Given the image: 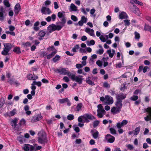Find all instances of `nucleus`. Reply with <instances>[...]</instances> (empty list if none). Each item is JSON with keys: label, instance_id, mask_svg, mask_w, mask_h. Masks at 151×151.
Masks as SVG:
<instances>
[{"label": "nucleus", "instance_id": "obj_41", "mask_svg": "<svg viewBox=\"0 0 151 151\" xmlns=\"http://www.w3.org/2000/svg\"><path fill=\"white\" fill-rule=\"evenodd\" d=\"M97 115L99 118H101L103 117V115L105 114V113L99 112L98 111H97Z\"/></svg>", "mask_w": 151, "mask_h": 151}, {"label": "nucleus", "instance_id": "obj_49", "mask_svg": "<svg viewBox=\"0 0 151 151\" xmlns=\"http://www.w3.org/2000/svg\"><path fill=\"white\" fill-rule=\"evenodd\" d=\"M73 127L74 128L75 131L76 132H78L80 131L79 128L77 127V125L75 124L73 125Z\"/></svg>", "mask_w": 151, "mask_h": 151}, {"label": "nucleus", "instance_id": "obj_26", "mask_svg": "<svg viewBox=\"0 0 151 151\" xmlns=\"http://www.w3.org/2000/svg\"><path fill=\"white\" fill-rule=\"evenodd\" d=\"M98 109L97 111H98L99 112L105 113V111L104 110L103 107L101 104H99L97 106Z\"/></svg>", "mask_w": 151, "mask_h": 151}, {"label": "nucleus", "instance_id": "obj_47", "mask_svg": "<svg viewBox=\"0 0 151 151\" xmlns=\"http://www.w3.org/2000/svg\"><path fill=\"white\" fill-rule=\"evenodd\" d=\"M74 118L73 115L69 114L67 116V119L69 120H72L74 119Z\"/></svg>", "mask_w": 151, "mask_h": 151}, {"label": "nucleus", "instance_id": "obj_22", "mask_svg": "<svg viewBox=\"0 0 151 151\" xmlns=\"http://www.w3.org/2000/svg\"><path fill=\"white\" fill-rule=\"evenodd\" d=\"M107 52L109 55V56L111 58L113 57L114 55L115 52V50L113 49L112 50H111V49L108 50H107Z\"/></svg>", "mask_w": 151, "mask_h": 151}, {"label": "nucleus", "instance_id": "obj_33", "mask_svg": "<svg viewBox=\"0 0 151 151\" xmlns=\"http://www.w3.org/2000/svg\"><path fill=\"white\" fill-rule=\"evenodd\" d=\"M18 140L21 143L25 141V139L22 136H19L17 137Z\"/></svg>", "mask_w": 151, "mask_h": 151}, {"label": "nucleus", "instance_id": "obj_9", "mask_svg": "<svg viewBox=\"0 0 151 151\" xmlns=\"http://www.w3.org/2000/svg\"><path fill=\"white\" fill-rule=\"evenodd\" d=\"M114 102L113 98L111 96H105V104H111Z\"/></svg>", "mask_w": 151, "mask_h": 151}, {"label": "nucleus", "instance_id": "obj_23", "mask_svg": "<svg viewBox=\"0 0 151 151\" xmlns=\"http://www.w3.org/2000/svg\"><path fill=\"white\" fill-rule=\"evenodd\" d=\"M40 119L39 115H36L34 116L32 119V122H36L39 121Z\"/></svg>", "mask_w": 151, "mask_h": 151}, {"label": "nucleus", "instance_id": "obj_8", "mask_svg": "<svg viewBox=\"0 0 151 151\" xmlns=\"http://www.w3.org/2000/svg\"><path fill=\"white\" fill-rule=\"evenodd\" d=\"M105 139L108 142L112 143L114 142L115 138L114 136L108 134L105 136Z\"/></svg>", "mask_w": 151, "mask_h": 151}, {"label": "nucleus", "instance_id": "obj_44", "mask_svg": "<svg viewBox=\"0 0 151 151\" xmlns=\"http://www.w3.org/2000/svg\"><path fill=\"white\" fill-rule=\"evenodd\" d=\"M5 101L4 98L0 99V108H1L5 104Z\"/></svg>", "mask_w": 151, "mask_h": 151}, {"label": "nucleus", "instance_id": "obj_36", "mask_svg": "<svg viewBox=\"0 0 151 151\" xmlns=\"http://www.w3.org/2000/svg\"><path fill=\"white\" fill-rule=\"evenodd\" d=\"M70 7L72 11H76L77 10V7L73 4H71Z\"/></svg>", "mask_w": 151, "mask_h": 151}, {"label": "nucleus", "instance_id": "obj_24", "mask_svg": "<svg viewBox=\"0 0 151 151\" xmlns=\"http://www.w3.org/2000/svg\"><path fill=\"white\" fill-rule=\"evenodd\" d=\"M46 34V33L45 31L43 30H41L38 33L39 36L40 37V38H39V39L40 40H41L42 39V37H43Z\"/></svg>", "mask_w": 151, "mask_h": 151}, {"label": "nucleus", "instance_id": "obj_25", "mask_svg": "<svg viewBox=\"0 0 151 151\" xmlns=\"http://www.w3.org/2000/svg\"><path fill=\"white\" fill-rule=\"evenodd\" d=\"M17 113V110L16 109H14L12 110L9 112V113H8V116H13Z\"/></svg>", "mask_w": 151, "mask_h": 151}, {"label": "nucleus", "instance_id": "obj_2", "mask_svg": "<svg viewBox=\"0 0 151 151\" xmlns=\"http://www.w3.org/2000/svg\"><path fill=\"white\" fill-rule=\"evenodd\" d=\"M39 137L38 142L39 143L45 145L47 142V139L46 134L43 132H40L38 133Z\"/></svg>", "mask_w": 151, "mask_h": 151}, {"label": "nucleus", "instance_id": "obj_34", "mask_svg": "<svg viewBox=\"0 0 151 151\" xmlns=\"http://www.w3.org/2000/svg\"><path fill=\"white\" fill-rule=\"evenodd\" d=\"M13 51L17 54H19L21 52L20 48L18 47H14Z\"/></svg>", "mask_w": 151, "mask_h": 151}, {"label": "nucleus", "instance_id": "obj_15", "mask_svg": "<svg viewBox=\"0 0 151 151\" xmlns=\"http://www.w3.org/2000/svg\"><path fill=\"white\" fill-rule=\"evenodd\" d=\"M85 32L92 37H95L94 30L89 28H86L85 29Z\"/></svg>", "mask_w": 151, "mask_h": 151}, {"label": "nucleus", "instance_id": "obj_60", "mask_svg": "<svg viewBox=\"0 0 151 151\" xmlns=\"http://www.w3.org/2000/svg\"><path fill=\"white\" fill-rule=\"evenodd\" d=\"M125 23V25L126 26H129L130 24V22L129 20L128 19H125L124 21Z\"/></svg>", "mask_w": 151, "mask_h": 151}, {"label": "nucleus", "instance_id": "obj_27", "mask_svg": "<svg viewBox=\"0 0 151 151\" xmlns=\"http://www.w3.org/2000/svg\"><path fill=\"white\" fill-rule=\"evenodd\" d=\"M17 119H14L11 122V124L13 128L15 129H16V127L17 125Z\"/></svg>", "mask_w": 151, "mask_h": 151}, {"label": "nucleus", "instance_id": "obj_10", "mask_svg": "<svg viewBox=\"0 0 151 151\" xmlns=\"http://www.w3.org/2000/svg\"><path fill=\"white\" fill-rule=\"evenodd\" d=\"M41 11L42 13L45 14H49L52 13L49 8L45 7H42Z\"/></svg>", "mask_w": 151, "mask_h": 151}, {"label": "nucleus", "instance_id": "obj_42", "mask_svg": "<svg viewBox=\"0 0 151 151\" xmlns=\"http://www.w3.org/2000/svg\"><path fill=\"white\" fill-rule=\"evenodd\" d=\"M35 85H37L38 86L40 87V86L41 85V83L40 81L37 82L36 81H34L32 84V85L33 86Z\"/></svg>", "mask_w": 151, "mask_h": 151}, {"label": "nucleus", "instance_id": "obj_40", "mask_svg": "<svg viewBox=\"0 0 151 151\" xmlns=\"http://www.w3.org/2000/svg\"><path fill=\"white\" fill-rule=\"evenodd\" d=\"M99 132L97 131L93 133L92 134V136L93 138L95 139H96L99 138Z\"/></svg>", "mask_w": 151, "mask_h": 151}, {"label": "nucleus", "instance_id": "obj_43", "mask_svg": "<svg viewBox=\"0 0 151 151\" xmlns=\"http://www.w3.org/2000/svg\"><path fill=\"white\" fill-rule=\"evenodd\" d=\"M133 2L135 4H138L139 6H143V4L142 2H140L137 0H133Z\"/></svg>", "mask_w": 151, "mask_h": 151}, {"label": "nucleus", "instance_id": "obj_28", "mask_svg": "<svg viewBox=\"0 0 151 151\" xmlns=\"http://www.w3.org/2000/svg\"><path fill=\"white\" fill-rule=\"evenodd\" d=\"M57 51L55 50L53 52H52L51 54L48 55L47 56V59H49L52 58L56 53Z\"/></svg>", "mask_w": 151, "mask_h": 151}, {"label": "nucleus", "instance_id": "obj_53", "mask_svg": "<svg viewBox=\"0 0 151 151\" xmlns=\"http://www.w3.org/2000/svg\"><path fill=\"white\" fill-rule=\"evenodd\" d=\"M111 133L113 134H116V132L115 130L113 128H110L109 129Z\"/></svg>", "mask_w": 151, "mask_h": 151}, {"label": "nucleus", "instance_id": "obj_3", "mask_svg": "<svg viewBox=\"0 0 151 151\" xmlns=\"http://www.w3.org/2000/svg\"><path fill=\"white\" fill-rule=\"evenodd\" d=\"M4 50L1 52V54L4 55H9V52L13 47V45L10 43H4Z\"/></svg>", "mask_w": 151, "mask_h": 151}, {"label": "nucleus", "instance_id": "obj_4", "mask_svg": "<svg viewBox=\"0 0 151 151\" xmlns=\"http://www.w3.org/2000/svg\"><path fill=\"white\" fill-rule=\"evenodd\" d=\"M61 29V27L59 25H56L54 24H52L49 25L47 27V31L48 35L49 33H51L53 31L56 30H59Z\"/></svg>", "mask_w": 151, "mask_h": 151}, {"label": "nucleus", "instance_id": "obj_5", "mask_svg": "<svg viewBox=\"0 0 151 151\" xmlns=\"http://www.w3.org/2000/svg\"><path fill=\"white\" fill-rule=\"evenodd\" d=\"M144 112H147L148 114L146 117H144L145 120L146 122L151 121L150 123H151V107L145 109Z\"/></svg>", "mask_w": 151, "mask_h": 151}, {"label": "nucleus", "instance_id": "obj_17", "mask_svg": "<svg viewBox=\"0 0 151 151\" xmlns=\"http://www.w3.org/2000/svg\"><path fill=\"white\" fill-rule=\"evenodd\" d=\"M59 19H60L61 22H59L58 23V24H61V25H59L60 27H61L62 28L64 26V24L66 22V18L65 17H64L60 18Z\"/></svg>", "mask_w": 151, "mask_h": 151}, {"label": "nucleus", "instance_id": "obj_14", "mask_svg": "<svg viewBox=\"0 0 151 151\" xmlns=\"http://www.w3.org/2000/svg\"><path fill=\"white\" fill-rule=\"evenodd\" d=\"M23 149L25 151H32L33 150L34 147L29 144H25Z\"/></svg>", "mask_w": 151, "mask_h": 151}, {"label": "nucleus", "instance_id": "obj_39", "mask_svg": "<svg viewBox=\"0 0 151 151\" xmlns=\"http://www.w3.org/2000/svg\"><path fill=\"white\" fill-rule=\"evenodd\" d=\"M83 106L82 104L81 103H79L78 104L76 107L77 111H79L81 109V108Z\"/></svg>", "mask_w": 151, "mask_h": 151}, {"label": "nucleus", "instance_id": "obj_50", "mask_svg": "<svg viewBox=\"0 0 151 151\" xmlns=\"http://www.w3.org/2000/svg\"><path fill=\"white\" fill-rule=\"evenodd\" d=\"M81 20L82 21V22L84 23H86L87 20V18L86 17L84 16H82Z\"/></svg>", "mask_w": 151, "mask_h": 151}, {"label": "nucleus", "instance_id": "obj_48", "mask_svg": "<svg viewBox=\"0 0 151 151\" xmlns=\"http://www.w3.org/2000/svg\"><path fill=\"white\" fill-rule=\"evenodd\" d=\"M22 45L25 47H29L31 45V43L29 42H27L26 43H22Z\"/></svg>", "mask_w": 151, "mask_h": 151}, {"label": "nucleus", "instance_id": "obj_12", "mask_svg": "<svg viewBox=\"0 0 151 151\" xmlns=\"http://www.w3.org/2000/svg\"><path fill=\"white\" fill-rule=\"evenodd\" d=\"M128 122L126 120H123L121 122H118L116 124V126L118 129H120L126 125Z\"/></svg>", "mask_w": 151, "mask_h": 151}, {"label": "nucleus", "instance_id": "obj_21", "mask_svg": "<svg viewBox=\"0 0 151 151\" xmlns=\"http://www.w3.org/2000/svg\"><path fill=\"white\" fill-rule=\"evenodd\" d=\"M119 19H127L128 18L127 14L124 12H122L119 15Z\"/></svg>", "mask_w": 151, "mask_h": 151}, {"label": "nucleus", "instance_id": "obj_54", "mask_svg": "<svg viewBox=\"0 0 151 151\" xmlns=\"http://www.w3.org/2000/svg\"><path fill=\"white\" fill-rule=\"evenodd\" d=\"M99 38L103 42H105L106 41V39L103 35H101L100 37H99Z\"/></svg>", "mask_w": 151, "mask_h": 151}, {"label": "nucleus", "instance_id": "obj_61", "mask_svg": "<svg viewBox=\"0 0 151 151\" xmlns=\"http://www.w3.org/2000/svg\"><path fill=\"white\" fill-rule=\"evenodd\" d=\"M83 116H79L78 118V121L79 122H82L83 121Z\"/></svg>", "mask_w": 151, "mask_h": 151}, {"label": "nucleus", "instance_id": "obj_6", "mask_svg": "<svg viewBox=\"0 0 151 151\" xmlns=\"http://www.w3.org/2000/svg\"><path fill=\"white\" fill-rule=\"evenodd\" d=\"M83 121L84 122L88 123L89 122L88 119L94 120L96 119V117L94 116L88 114H86L83 115Z\"/></svg>", "mask_w": 151, "mask_h": 151}, {"label": "nucleus", "instance_id": "obj_35", "mask_svg": "<svg viewBox=\"0 0 151 151\" xmlns=\"http://www.w3.org/2000/svg\"><path fill=\"white\" fill-rule=\"evenodd\" d=\"M58 16L59 18L65 17V12H59L58 13Z\"/></svg>", "mask_w": 151, "mask_h": 151}, {"label": "nucleus", "instance_id": "obj_64", "mask_svg": "<svg viewBox=\"0 0 151 151\" xmlns=\"http://www.w3.org/2000/svg\"><path fill=\"white\" fill-rule=\"evenodd\" d=\"M25 123V121L24 119H22L20 122V124L21 125H24Z\"/></svg>", "mask_w": 151, "mask_h": 151}, {"label": "nucleus", "instance_id": "obj_29", "mask_svg": "<svg viewBox=\"0 0 151 151\" xmlns=\"http://www.w3.org/2000/svg\"><path fill=\"white\" fill-rule=\"evenodd\" d=\"M144 29L145 31H147L150 32L151 33V26L145 24L144 26Z\"/></svg>", "mask_w": 151, "mask_h": 151}, {"label": "nucleus", "instance_id": "obj_31", "mask_svg": "<svg viewBox=\"0 0 151 151\" xmlns=\"http://www.w3.org/2000/svg\"><path fill=\"white\" fill-rule=\"evenodd\" d=\"M89 77H88V78L86 80V82L89 85L91 86H94L95 84L93 82L89 79Z\"/></svg>", "mask_w": 151, "mask_h": 151}, {"label": "nucleus", "instance_id": "obj_32", "mask_svg": "<svg viewBox=\"0 0 151 151\" xmlns=\"http://www.w3.org/2000/svg\"><path fill=\"white\" fill-rule=\"evenodd\" d=\"M134 34L135 39L138 41L140 37L139 34L137 32H135Z\"/></svg>", "mask_w": 151, "mask_h": 151}, {"label": "nucleus", "instance_id": "obj_7", "mask_svg": "<svg viewBox=\"0 0 151 151\" xmlns=\"http://www.w3.org/2000/svg\"><path fill=\"white\" fill-rule=\"evenodd\" d=\"M82 76L79 75L76 76L75 75L73 74L71 76V79L73 81L78 82L79 84H81L83 81Z\"/></svg>", "mask_w": 151, "mask_h": 151}, {"label": "nucleus", "instance_id": "obj_58", "mask_svg": "<svg viewBox=\"0 0 151 151\" xmlns=\"http://www.w3.org/2000/svg\"><path fill=\"white\" fill-rule=\"evenodd\" d=\"M96 64L99 67H101L102 65V63L100 60L97 61L96 62Z\"/></svg>", "mask_w": 151, "mask_h": 151}, {"label": "nucleus", "instance_id": "obj_11", "mask_svg": "<svg viewBox=\"0 0 151 151\" xmlns=\"http://www.w3.org/2000/svg\"><path fill=\"white\" fill-rule=\"evenodd\" d=\"M58 101L60 104H63L65 102L67 103V105L70 106L71 105V103L67 98H65L60 99L58 100Z\"/></svg>", "mask_w": 151, "mask_h": 151}, {"label": "nucleus", "instance_id": "obj_30", "mask_svg": "<svg viewBox=\"0 0 151 151\" xmlns=\"http://www.w3.org/2000/svg\"><path fill=\"white\" fill-rule=\"evenodd\" d=\"M97 56L96 54H93L91 56V58L90 59V63H93L94 61V60L97 58Z\"/></svg>", "mask_w": 151, "mask_h": 151}, {"label": "nucleus", "instance_id": "obj_1", "mask_svg": "<svg viewBox=\"0 0 151 151\" xmlns=\"http://www.w3.org/2000/svg\"><path fill=\"white\" fill-rule=\"evenodd\" d=\"M115 105V106L112 107L111 110V112L114 114L119 113L121 111L123 105L122 101L116 100Z\"/></svg>", "mask_w": 151, "mask_h": 151}, {"label": "nucleus", "instance_id": "obj_46", "mask_svg": "<svg viewBox=\"0 0 151 151\" xmlns=\"http://www.w3.org/2000/svg\"><path fill=\"white\" fill-rule=\"evenodd\" d=\"M103 86L107 88H110V85L107 82H105L103 84Z\"/></svg>", "mask_w": 151, "mask_h": 151}, {"label": "nucleus", "instance_id": "obj_62", "mask_svg": "<svg viewBox=\"0 0 151 151\" xmlns=\"http://www.w3.org/2000/svg\"><path fill=\"white\" fill-rule=\"evenodd\" d=\"M126 146L128 150H131L132 149V146L130 144L126 145Z\"/></svg>", "mask_w": 151, "mask_h": 151}, {"label": "nucleus", "instance_id": "obj_57", "mask_svg": "<svg viewBox=\"0 0 151 151\" xmlns=\"http://www.w3.org/2000/svg\"><path fill=\"white\" fill-rule=\"evenodd\" d=\"M103 52L104 50L102 48L101 49H99L96 52L97 53L99 54L100 55H101L103 53Z\"/></svg>", "mask_w": 151, "mask_h": 151}, {"label": "nucleus", "instance_id": "obj_56", "mask_svg": "<svg viewBox=\"0 0 151 151\" xmlns=\"http://www.w3.org/2000/svg\"><path fill=\"white\" fill-rule=\"evenodd\" d=\"M99 121L98 120H96L94 121L93 123V127H95L97 126L99 123Z\"/></svg>", "mask_w": 151, "mask_h": 151}, {"label": "nucleus", "instance_id": "obj_20", "mask_svg": "<svg viewBox=\"0 0 151 151\" xmlns=\"http://www.w3.org/2000/svg\"><path fill=\"white\" fill-rule=\"evenodd\" d=\"M20 10V6L19 4H17L14 7V12L15 13L17 14Z\"/></svg>", "mask_w": 151, "mask_h": 151}, {"label": "nucleus", "instance_id": "obj_13", "mask_svg": "<svg viewBox=\"0 0 151 151\" xmlns=\"http://www.w3.org/2000/svg\"><path fill=\"white\" fill-rule=\"evenodd\" d=\"M133 12L137 15L139 16L141 14L139 9L133 3Z\"/></svg>", "mask_w": 151, "mask_h": 151}, {"label": "nucleus", "instance_id": "obj_19", "mask_svg": "<svg viewBox=\"0 0 151 151\" xmlns=\"http://www.w3.org/2000/svg\"><path fill=\"white\" fill-rule=\"evenodd\" d=\"M27 78L30 80H35L38 78L37 76L33 75L32 74H29L27 75Z\"/></svg>", "mask_w": 151, "mask_h": 151}, {"label": "nucleus", "instance_id": "obj_16", "mask_svg": "<svg viewBox=\"0 0 151 151\" xmlns=\"http://www.w3.org/2000/svg\"><path fill=\"white\" fill-rule=\"evenodd\" d=\"M116 100H122L124 99L126 97V96L123 93H119L118 94H116Z\"/></svg>", "mask_w": 151, "mask_h": 151}, {"label": "nucleus", "instance_id": "obj_63", "mask_svg": "<svg viewBox=\"0 0 151 151\" xmlns=\"http://www.w3.org/2000/svg\"><path fill=\"white\" fill-rule=\"evenodd\" d=\"M14 81L11 78L8 79V82L11 84H13Z\"/></svg>", "mask_w": 151, "mask_h": 151}, {"label": "nucleus", "instance_id": "obj_51", "mask_svg": "<svg viewBox=\"0 0 151 151\" xmlns=\"http://www.w3.org/2000/svg\"><path fill=\"white\" fill-rule=\"evenodd\" d=\"M60 57L58 55H56L55 57L53 59V61L54 62H56L58 60L59 58H60Z\"/></svg>", "mask_w": 151, "mask_h": 151}, {"label": "nucleus", "instance_id": "obj_55", "mask_svg": "<svg viewBox=\"0 0 151 151\" xmlns=\"http://www.w3.org/2000/svg\"><path fill=\"white\" fill-rule=\"evenodd\" d=\"M71 18L75 22L77 21L78 20L77 18L75 16L73 15L71 16Z\"/></svg>", "mask_w": 151, "mask_h": 151}, {"label": "nucleus", "instance_id": "obj_59", "mask_svg": "<svg viewBox=\"0 0 151 151\" xmlns=\"http://www.w3.org/2000/svg\"><path fill=\"white\" fill-rule=\"evenodd\" d=\"M126 87L125 86V84H121V87L120 88V90L121 91H124L126 88Z\"/></svg>", "mask_w": 151, "mask_h": 151}, {"label": "nucleus", "instance_id": "obj_52", "mask_svg": "<svg viewBox=\"0 0 151 151\" xmlns=\"http://www.w3.org/2000/svg\"><path fill=\"white\" fill-rule=\"evenodd\" d=\"M79 45H76L72 49V50L73 52H76V49H78L79 48Z\"/></svg>", "mask_w": 151, "mask_h": 151}, {"label": "nucleus", "instance_id": "obj_37", "mask_svg": "<svg viewBox=\"0 0 151 151\" xmlns=\"http://www.w3.org/2000/svg\"><path fill=\"white\" fill-rule=\"evenodd\" d=\"M3 3L4 5L6 7H9L10 6V5L9 3V0H4L3 1Z\"/></svg>", "mask_w": 151, "mask_h": 151}, {"label": "nucleus", "instance_id": "obj_45", "mask_svg": "<svg viewBox=\"0 0 151 151\" xmlns=\"http://www.w3.org/2000/svg\"><path fill=\"white\" fill-rule=\"evenodd\" d=\"M140 127H138L136 128L135 129V130L134 131V135H137L140 131Z\"/></svg>", "mask_w": 151, "mask_h": 151}, {"label": "nucleus", "instance_id": "obj_38", "mask_svg": "<svg viewBox=\"0 0 151 151\" xmlns=\"http://www.w3.org/2000/svg\"><path fill=\"white\" fill-rule=\"evenodd\" d=\"M67 69V68H62L61 69L60 74H63L64 75H66L67 72L68 70Z\"/></svg>", "mask_w": 151, "mask_h": 151}, {"label": "nucleus", "instance_id": "obj_18", "mask_svg": "<svg viewBox=\"0 0 151 151\" xmlns=\"http://www.w3.org/2000/svg\"><path fill=\"white\" fill-rule=\"evenodd\" d=\"M4 11L3 7L1 6L0 7V20L3 21L4 19Z\"/></svg>", "mask_w": 151, "mask_h": 151}]
</instances>
